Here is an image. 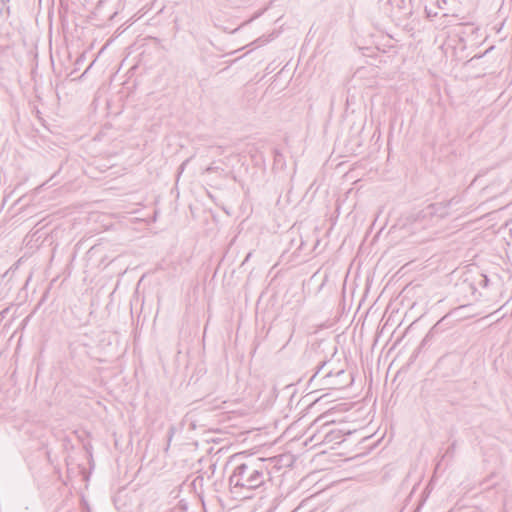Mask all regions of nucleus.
<instances>
[{"label": "nucleus", "instance_id": "nucleus-1", "mask_svg": "<svg viewBox=\"0 0 512 512\" xmlns=\"http://www.w3.org/2000/svg\"><path fill=\"white\" fill-rule=\"evenodd\" d=\"M232 461L235 465L229 477V484L234 493L258 489L270 475L267 459L235 455Z\"/></svg>", "mask_w": 512, "mask_h": 512}, {"label": "nucleus", "instance_id": "nucleus-2", "mask_svg": "<svg viewBox=\"0 0 512 512\" xmlns=\"http://www.w3.org/2000/svg\"><path fill=\"white\" fill-rule=\"evenodd\" d=\"M454 203L457 204L458 201L451 199L447 202L433 203L426 206L416 215V228L418 226L428 228L436 225L441 219L450 215V208Z\"/></svg>", "mask_w": 512, "mask_h": 512}, {"label": "nucleus", "instance_id": "nucleus-3", "mask_svg": "<svg viewBox=\"0 0 512 512\" xmlns=\"http://www.w3.org/2000/svg\"><path fill=\"white\" fill-rule=\"evenodd\" d=\"M223 171V169L217 165H215V163L213 162L211 165H209L205 170H204V173L206 174H210V173H213V172H217V171Z\"/></svg>", "mask_w": 512, "mask_h": 512}, {"label": "nucleus", "instance_id": "nucleus-4", "mask_svg": "<svg viewBox=\"0 0 512 512\" xmlns=\"http://www.w3.org/2000/svg\"><path fill=\"white\" fill-rule=\"evenodd\" d=\"M488 282H489V279L487 278L486 275H482V280L480 281V285L483 286V287H487L488 285Z\"/></svg>", "mask_w": 512, "mask_h": 512}, {"label": "nucleus", "instance_id": "nucleus-5", "mask_svg": "<svg viewBox=\"0 0 512 512\" xmlns=\"http://www.w3.org/2000/svg\"><path fill=\"white\" fill-rule=\"evenodd\" d=\"M225 404H226V402L222 401L221 404L215 405L214 408H216V409H226V407H224Z\"/></svg>", "mask_w": 512, "mask_h": 512}, {"label": "nucleus", "instance_id": "nucleus-6", "mask_svg": "<svg viewBox=\"0 0 512 512\" xmlns=\"http://www.w3.org/2000/svg\"><path fill=\"white\" fill-rule=\"evenodd\" d=\"M325 364H326V363H325V362H323V363L318 367V370H317V371H316V373L313 375V377H316V376L320 373L321 369L325 366Z\"/></svg>", "mask_w": 512, "mask_h": 512}, {"label": "nucleus", "instance_id": "nucleus-7", "mask_svg": "<svg viewBox=\"0 0 512 512\" xmlns=\"http://www.w3.org/2000/svg\"><path fill=\"white\" fill-rule=\"evenodd\" d=\"M173 434H174V428H173V427H171V428L169 429V442L171 441V439H172V437H173Z\"/></svg>", "mask_w": 512, "mask_h": 512}, {"label": "nucleus", "instance_id": "nucleus-8", "mask_svg": "<svg viewBox=\"0 0 512 512\" xmlns=\"http://www.w3.org/2000/svg\"><path fill=\"white\" fill-rule=\"evenodd\" d=\"M332 375V372H328L327 374H325V377H330Z\"/></svg>", "mask_w": 512, "mask_h": 512}, {"label": "nucleus", "instance_id": "nucleus-9", "mask_svg": "<svg viewBox=\"0 0 512 512\" xmlns=\"http://www.w3.org/2000/svg\"><path fill=\"white\" fill-rule=\"evenodd\" d=\"M343 373H344V371H343V370H340V371H338V372H337V375H341V374H343Z\"/></svg>", "mask_w": 512, "mask_h": 512}, {"label": "nucleus", "instance_id": "nucleus-10", "mask_svg": "<svg viewBox=\"0 0 512 512\" xmlns=\"http://www.w3.org/2000/svg\"><path fill=\"white\" fill-rule=\"evenodd\" d=\"M290 340H292V335L289 337V340H287V343H290Z\"/></svg>", "mask_w": 512, "mask_h": 512}, {"label": "nucleus", "instance_id": "nucleus-11", "mask_svg": "<svg viewBox=\"0 0 512 512\" xmlns=\"http://www.w3.org/2000/svg\"><path fill=\"white\" fill-rule=\"evenodd\" d=\"M290 340H292V335L289 337V340H287V343H290Z\"/></svg>", "mask_w": 512, "mask_h": 512}, {"label": "nucleus", "instance_id": "nucleus-12", "mask_svg": "<svg viewBox=\"0 0 512 512\" xmlns=\"http://www.w3.org/2000/svg\"><path fill=\"white\" fill-rule=\"evenodd\" d=\"M250 255H251L250 253H249V254H247V257H246V259H245L246 261L248 260V258L250 257Z\"/></svg>", "mask_w": 512, "mask_h": 512}]
</instances>
